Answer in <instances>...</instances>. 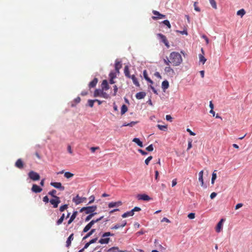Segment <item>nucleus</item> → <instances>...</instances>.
<instances>
[{"mask_svg": "<svg viewBox=\"0 0 252 252\" xmlns=\"http://www.w3.org/2000/svg\"><path fill=\"white\" fill-rule=\"evenodd\" d=\"M164 63L169 65L170 64L173 66H179L183 62V59L181 54L177 52H172L170 54L169 58H166L163 60Z\"/></svg>", "mask_w": 252, "mask_h": 252, "instance_id": "1", "label": "nucleus"}, {"mask_svg": "<svg viewBox=\"0 0 252 252\" xmlns=\"http://www.w3.org/2000/svg\"><path fill=\"white\" fill-rule=\"evenodd\" d=\"M104 91L101 89H96L94 92V97L100 96L105 99L109 98L110 97L109 94Z\"/></svg>", "mask_w": 252, "mask_h": 252, "instance_id": "2", "label": "nucleus"}, {"mask_svg": "<svg viewBox=\"0 0 252 252\" xmlns=\"http://www.w3.org/2000/svg\"><path fill=\"white\" fill-rule=\"evenodd\" d=\"M96 206L84 207L80 209V212H85L86 214H94L93 213L96 210ZM94 214H95L96 213Z\"/></svg>", "mask_w": 252, "mask_h": 252, "instance_id": "3", "label": "nucleus"}, {"mask_svg": "<svg viewBox=\"0 0 252 252\" xmlns=\"http://www.w3.org/2000/svg\"><path fill=\"white\" fill-rule=\"evenodd\" d=\"M103 218V217H101L95 220H92L83 229V233H86L88 232L91 228L92 227V226L96 222L99 221V220H101Z\"/></svg>", "mask_w": 252, "mask_h": 252, "instance_id": "4", "label": "nucleus"}, {"mask_svg": "<svg viewBox=\"0 0 252 252\" xmlns=\"http://www.w3.org/2000/svg\"><path fill=\"white\" fill-rule=\"evenodd\" d=\"M28 176L31 180L34 181H38L40 179V176L39 174L33 171H31L29 173Z\"/></svg>", "mask_w": 252, "mask_h": 252, "instance_id": "5", "label": "nucleus"}, {"mask_svg": "<svg viewBox=\"0 0 252 252\" xmlns=\"http://www.w3.org/2000/svg\"><path fill=\"white\" fill-rule=\"evenodd\" d=\"M153 13L156 16H152V19L154 20L165 18L166 16L165 15L160 13L158 11L156 10H153Z\"/></svg>", "mask_w": 252, "mask_h": 252, "instance_id": "6", "label": "nucleus"}, {"mask_svg": "<svg viewBox=\"0 0 252 252\" xmlns=\"http://www.w3.org/2000/svg\"><path fill=\"white\" fill-rule=\"evenodd\" d=\"M50 202L54 208H56L58 207L59 204L61 202L60 198L59 197H56V198H54V199H50Z\"/></svg>", "mask_w": 252, "mask_h": 252, "instance_id": "7", "label": "nucleus"}, {"mask_svg": "<svg viewBox=\"0 0 252 252\" xmlns=\"http://www.w3.org/2000/svg\"><path fill=\"white\" fill-rule=\"evenodd\" d=\"M86 199V197H81L79 196L78 195H76V197H74L72 199L73 202H74L76 205L80 204L81 203L84 202Z\"/></svg>", "mask_w": 252, "mask_h": 252, "instance_id": "8", "label": "nucleus"}, {"mask_svg": "<svg viewBox=\"0 0 252 252\" xmlns=\"http://www.w3.org/2000/svg\"><path fill=\"white\" fill-rule=\"evenodd\" d=\"M158 36L160 38L161 41L165 44V45L167 48H169L170 46L166 36L161 33H158Z\"/></svg>", "mask_w": 252, "mask_h": 252, "instance_id": "9", "label": "nucleus"}, {"mask_svg": "<svg viewBox=\"0 0 252 252\" xmlns=\"http://www.w3.org/2000/svg\"><path fill=\"white\" fill-rule=\"evenodd\" d=\"M50 185L56 189H60L61 190L64 189V187L60 182H51Z\"/></svg>", "mask_w": 252, "mask_h": 252, "instance_id": "10", "label": "nucleus"}, {"mask_svg": "<svg viewBox=\"0 0 252 252\" xmlns=\"http://www.w3.org/2000/svg\"><path fill=\"white\" fill-rule=\"evenodd\" d=\"M224 221V219H221L220 221L218 223L216 227V231L218 233L220 232L222 230L223 222Z\"/></svg>", "mask_w": 252, "mask_h": 252, "instance_id": "11", "label": "nucleus"}, {"mask_svg": "<svg viewBox=\"0 0 252 252\" xmlns=\"http://www.w3.org/2000/svg\"><path fill=\"white\" fill-rule=\"evenodd\" d=\"M164 71L168 74L170 75H174L175 74V71L173 70V68H172L170 65H167V66H166L164 68Z\"/></svg>", "mask_w": 252, "mask_h": 252, "instance_id": "12", "label": "nucleus"}, {"mask_svg": "<svg viewBox=\"0 0 252 252\" xmlns=\"http://www.w3.org/2000/svg\"><path fill=\"white\" fill-rule=\"evenodd\" d=\"M32 191L34 193H39L42 191V189L36 184H33L32 186Z\"/></svg>", "mask_w": 252, "mask_h": 252, "instance_id": "13", "label": "nucleus"}, {"mask_svg": "<svg viewBox=\"0 0 252 252\" xmlns=\"http://www.w3.org/2000/svg\"><path fill=\"white\" fill-rule=\"evenodd\" d=\"M101 90L107 91L109 89V86L106 80H104L101 85Z\"/></svg>", "mask_w": 252, "mask_h": 252, "instance_id": "14", "label": "nucleus"}, {"mask_svg": "<svg viewBox=\"0 0 252 252\" xmlns=\"http://www.w3.org/2000/svg\"><path fill=\"white\" fill-rule=\"evenodd\" d=\"M122 205V202L121 201L117 202H112L108 204V207L111 208L114 207H118Z\"/></svg>", "mask_w": 252, "mask_h": 252, "instance_id": "15", "label": "nucleus"}, {"mask_svg": "<svg viewBox=\"0 0 252 252\" xmlns=\"http://www.w3.org/2000/svg\"><path fill=\"white\" fill-rule=\"evenodd\" d=\"M126 224V220L123 221L121 224H116L114 226L111 227L112 229H117L120 228V227H124Z\"/></svg>", "mask_w": 252, "mask_h": 252, "instance_id": "16", "label": "nucleus"}, {"mask_svg": "<svg viewBox=\"0 0 252 252\" xmlns=\"http://www.w3.org/2000/svg\"><path fill=\"white\" fill-rule=\"evenodd\" d=\"M110 240V238L107 237H102L101 236V238L99 240L98 242L101 244H107L109 243Z\"/></svg>", "mask_w": 252, "mask_h": 252, "instance_id": "17", "label": "nucleus"}, {"mask_svg": "<svg viewBox=\"0 0 252 252\" xmlns=\"http://www.w3.org/2000/svg\"><path fill=\"white\" fill-rule=\"evenodd\" d=\"M15 166L19 169L23 168L24 164L21 159H18L15 162Z\"/></svg>", "mask_w": 252, "mask_h": 252, "instance_id": "18", "label": "nucleus"}, {"mask_svg": "<svg viewBox=\"0 0 252 252\" xmlns=\"http://www.w3.org/2000/svg\"><path fill=\"white\" fill-rule=\"evenodd\" d=\"M78 212L77 211H74L72 215L71 216L70 219L68 220L67 224H70L72 222V221L74 220L77 215Z\"/></svg>", "mask_w": 252, "mask_h": 252, "instance_id": "19", "label": "nucleus"}, {"mask_svg": "<svg viewBox=\"0 0 252 252\" xmlns=\"http://www.w3.org/2000/svg\"><path fill=\"white\" fill-rule=\"evenodd\" d=\"M73 233H72L67 238V241L66 242V246L67 247H69L71 245V241L73 239Z\"/></svg>", "mask_w": 252, "mask_h": 252, "instance_id": "20", "label": "nucleus"}, {"mask_svg": "<svg viewBox=\"0 0 252 252\" xmlns=\"http://www.w3.org/2000/svg\"><path fill=\"white\" fill-rule=\"evenodd\" d=\"M98 82V79L96 78H94L89 84L90 88H94L95 87Z\"/></svg>", "mask_w": 252, "mask_h": 252, "instance_id": "21", "label": "nucleus"}, {"mask_svg": "<svg viewBox=\"0 0 252 252\" xmlns=\"http://www.w3.org/2000/svg\"><path fill=\"white\" fill-rule=\"evenodd\" d=\"M146 96V93L143 92H139L136 94L135 97L138 99H141Z\"/></svg>", "mask_w": 252, "mask_h": 252, "instance_id": "22", "label": "nucleus"}, {"mask_svg": "<svg viewBox=\"0 0 252 252\" xmlns=\"http://www.w3.org/2000/svg\"><path fill=\"white\" fill-rule=\"evenodd\" d=\"M138 198L139 199L145 201H148L150 199V197L148 195L145 194L139 195Z\"/></svg>", "mask_w": 252, "mask_h": 252, "instance_id": "23", "label": "nucleus"}, {"mask_svg": "<svg viewBox=\"0 0 252 252\" xmlns=\"http://www.w3.org/2000/svg\"><path fill=\"white\" fill-rule=\"evenodd\" d=\"M121 67L122 64L121 63V62L116 61L115 64V68L118 73H119V70Z\"/></svg>", "mask_w": 252, "mask_h": 252, "instance_id": "24", "label": "nucleus"}, {"mask_svg": "<svg viewBox=\"0 0 252 252\" xmlns=\"http://www.w3.org/2000/svg\"><path fill=\"white\" fill-rule=\"evenodd\" d=\"M199 178L198 180L201 183V186H203L204 185V182H203V171L201 170L199 172Z\"/></svg>", "mask_w": 252, "mask_h": 252, "instance_id": "25", "label": "nucleus"}, {"mask_svg": "<svg viewBox=\"0 0 252 252\" xmlns=\"http://www.w3.org/2000/svg\"><path fill=\"white\" fill-rule=\"evenodd\" d=\"M132 81H133V84L136 86L137 87H139L140 86V84L137 80V79L136 78L135 76L134 75H132L130 76V78Z\"/></svg>", "mask_w": 252, "mask_h": 252, "instance_id": "26", "label": "nucleus"}, {"mask_svg": "<svg viewBox=\"0 0 252 252\" xmlns=\"http://www.w3.org/2000/svg\"><path fill=\"white\" fill-rule=\"evenodd\" d=\"M143 75L144 78L151 84L153 83V81L148 76L147 72L146 70H144L143 71Z\"/></svg>", "mask_w": 252, "mask_h": 252, "instance_id": "27", "label": "nucleus"}, {"mask_svg": "<svg viewBox=\"0 0 252 252\" xmlns=\"http://www.w3.org/2000/svg\"><path fill=\"white\" fill-rule=\"evenodd\" d=\"M124 73L125 74V76L126 77H127L128 78H130V76L131 75H130L129 71V68H128V66H127V65L125 66V68H124Z\"/></svg>", "mask_w": 252, "mask_h": 252, "instance_id": "28", "label": "nucleus"}, {"mask_svg": "<svg viewBox=\"0 0 252 252\" xmlns=\"http://www.w3.org/2000/svg\"><path fill=\"white\" fill-rule=\"evenodd\" d=\"M134 213L133 212L132 210H131L130 211L127 212L126 213H125L124 214L122 215V217L125 218L129 216H133L134 215Z\"/></svg>", "mask_w": 252, "mask_h": 252, "instance_id": "29", "label": "nucleus"}, {"mask_svg": "<svg viewBox=\"0 0 252 252\" xmlns=\"http://www.w3.org/2000/svg\"><path fill=\"white\" fill-rule=\"evenodd\" d=\"M132 141L136 143L139 147H143V143L138 138H134L133 139Z\"/></svg>", "mask_w": 252, "mask_h": 252, "instance_id": "30", "label": "nucleus"}, {"mask_svg": "<svg viewBox=\"0 0 252 252\" xmlns=\"http://www.w3.org/2000/svg\"><path fill=\"white\" fill-rule=\"evenodd\" d=\"M120 251L117 247H113L107 250V252H119ZM122 251H121V252Z\"/></svg>", "mask_w": 252, "mask_h": 252, "instance_id": "31", "label": "nucleus"}, {"mask_svg": "<svg viewBox=\"0 0 252 252\" xmlns=\"http://www.w3.org/2000/svg\"><path fill=\"white\" fill-rule=\"evenodd\" d=\"M162 88L163 90L167 89L169 87V83L167 80L163 81L162 82Z\"/></svg>", "mask_w": 252, "mask_h": 252, "instance_id": "32", "label": "nucleus"}, {"mask_svg": "<svg viewBox=\"0 0 252 252\" xmlns=\"http://www.w3.org/2000/svg\"><path fill=\"white\" fill-rule=\"evenodd\" d=\"M95 231V229H92L89 232H88L85 236H84L83 238V240H85L86 239L89 237L91 235H92L94 232Z\"/></svg>", "mask_w": 252, "mask_h": 252, "instance_id": "33", "label": "nucleus"}, {"mask_svg": "<svg viewBox=\"0 0 252 252\" xmlns=\"http://www.w3.org/2000/svg\"><path fill=\"white\" fill-rule=\"evenodd\" d=\"M65 215L63 214L61 218L57 221L56 223L58 225H60L64 220Z\"/></svg>", "mask_w": 252, "mask_h": 252, "instance_id": "34", "label": "nucleus"}, {"mask_svg": "<svg viewBox=\"0 0 252 252\" xmlns=\"http://www.w3.org/2000/svg\"><path fill=\"white\" fill-rule=\"evenodd\" d=\"M199 62L202 63L203 64L205 63L206 61V59L203 56V55L199 54Z\"/></svg>", "mask_w": 252, "mask_h": 252, "instance_id": "35", "label": "nucleus"}, {"mask_svg": "<svg viewBox=\"0 0 252 252\" xmlns=\"http://www.w3.org/2000/svg\"><path fill=\"white\" fill-rule=\"evenodd\" d=\"M127 111V106L125 104L123 105V106L121 107V114L122 115L124 114Z\"/></svg>", "mask_w": 252, "mask_h": 252, "instance_id": "36", "label": "nucleus"}, {"mask_svg": "<svg viewBox=\"0 0 252 252\" xmlns=\"http://www.w3.org/2000/svg\"><path fill=\"white\" fill-rule=\"evenodd\" d=\"M216 170H215L212 173V179H211L212 184H214L215 180L217 178V174H216Z\"/></svg>", "mask_w": 252, "mask_h": 252, "instance_id": "37", "label": "nucleus"}, {"mask_svg": "<svg viewBox=\"0 0 252 252\" xmlns=\"http://www.w3.org/2000/svg\"><path fill=\"white\" fill-rule=\"evenodd\" d=\"M212 7L215 9H217V5L215 0H209Z\"/></svg>", "mask_w": 252, "mask_h": 252, "instance_id": "38", "label": "nucleus"}, {"mask_svg": "<svg viewBox=\"0 0 252 252\" xmlns=\"http://www.w3.org/2000/svg\"><path fill=\"white\" fill-rule=\"evenodd\" d=\"M157 127L161 130L166 131L167 129V126H163L160 125H158Z\"/></svg>", "mask_w": 252, "mask_h": 252, "instance_id": "39", "label": "nucleus"}, {"mask_svg": "<svg viewBox=\"0 0 252 252\" xmlns=\"http://www.w3.org/2000/svg\"><path fill=\"white\" fill-rule=\"evenodd\" d=\"M245 13L246 12L244 9H241L237 12V14L238 15L241 16V17H243L245 14Z\"/></svg>", "mask_w": 252, "mask_h": 252, "instance_id": "40", "label": "nucleus"}, {"mask_svg": "<svg viewBox=\"0 0 252 252\" xmlns=\"http://www.w3.org/2000/svg\"><path fill=\"white\" fill-rule=\"evenodd\" d=\"M64 176L67 179H69L72 178L74 176V174L69 172H66L64 173Z\"/></svg>", "mask_w": 252, "mask_h": 252, "instance_id": "41", "label": "nucleus"}, {"mask_svg": "<svg viewBox=\"0 0 252 252\" xmlns=\"http://www.w3.org/2000/svg\"><path fill=\"white\" fill-rule=\"evenodd\" d=\"M56 193L57 191L55 189H53L48 192V194L50 195L54 198H56V197H58L56 195Z\"/></svg>", "mask_w": 252, "mask_h": 252, "instance_id": "42", "label": "nucleus"}, {"mask_svg": "<svg viewBox=\"0 0 252 252\" xmlns=\"http://www.w3.org/2000/svg\"><path fill=\"white\" fill-rule=\"evenodd\" d=\"M114 236V234L113 233H111V232H105L102 235V237H108V236Z\"/></svg>", "mask_w": 252, "mask_h": 252, "instance_id": "43", "label": "nucleus"}, {"mask_svg": "<svg viewBox=\"0 0 252 252\" xmlns=\"http://www.w3.org/2000/svg\"><path fill=\"white\" fill-rule=\"evenodd\" d=\"M68 208V205L67 204H64L63 205H62L60 207V211L61 212H63L65 210L67 209Z\"/></svg>", "mask_w": 252, "mask_h": 252, "instance_id": "44", "label": "nucleus"}, {"mask_svg": "<svg viewBox=\"0 0 252 252\" xmlns=\"http://www.w3.org/2000/svg\"><path fill=\"white\" fill-rule=\"evenodd\" d=\"M163 24H164L165 25H166L168 28H171V25L170 24V22L168 20H165L162 22Z\"/></svg>", "mask_w": 252, "mask_h": 252, "instance_id": "45", "label": "nucleus"}, {"mask_svg": "<svg viewBox=\"0 0 252 252\" xmlns=\"http://www.w3.org/2000/svg\"><path fill=\"white\" fill-rule=\"evenodd\" d=\"M153 157L152 156H149L145 160V163L146 165H148L150 161L152 159Z\"/></svg>", "mask_w": 252, "mask_h": 252, "instance_id": "46", "label": "nucleus"}, {"mask_svg": "<svg viewBox=\"0 0 252 252\" xmlns=\"http://www.w3.org/2000/svg\"><path fill=\"white\" fill-rule=\"evenodd\" d=\"M192 140L191 139H189L188 141V145L187 150H189L192 147Z\"/></svg>", "mask_w": 252, "mask_h": 252, "instance_id": "47", "label": "nucleus"}, {"mask_svg": "<svg viewBox=\"0 0 252 252\" xmlns=\"http://www.w3.org/2000/svg\"><path fill=\"white\" fill-rule=\"evenodd\" d=\"M176 32H178V33H180L182 34L188 35V32H187V31L186 30H184L183 31L177 30L176 31Z\"/></svg>", "mask_w": 252, "mask_h": 252, "instance_id": "48", "label": "nucleus"}, {"mask_svg": "<svg viewBox=\"0 0 252 252\" xmlns=\"http://www.w3.org/2000/svg\"><path fill=\"white\" fill-rule=\"evenodd\" d=\"M94 215H95V214H91L89 215H88L86 217V218L85 219V221H88L90 220Z\"/></svg>", "mask_w": 252, "mask_h": 252, "instance_id": "49", "label": "nucleus"}, {"mask_svg": "<svg viewBox=\"0 0 252 252\" xmlns=\"http://www.w3.org/2000/svg\"><path fill=\"white\" fill-rule=\"evenodd\" d=\"M146 150L149 152H152L154 150V148H153V145L152 144H151L150 145H149V146H148L146 148Z\"/></svg>", "mask_w": 252, "mask_h": 252, "instance_id": "50", "label": "nucleus"}, {"mask_svg": "<svg viewBox=\"0 0 252 252\" xmlns=\"http://www.w3.org/2000/svg\"><path fill=\"white\" fill-rule=\"evenodd\" d=\"M188 217L189 219H193L195 218V214L193 213H190L188 214Z\"/></svg>", "mask_w": 252, "mask_h": 252, "instance_id": "51", "label": "nucleus"}, {"mask_svg": "<svg viewBox=\"0 0 252 252\" xmlns=\"http://www.w3.org/2000/svg\"><path fill=\"white\" fill-rule=\"evenodd\" d=\"M110 78L114 79L116 77V74L115 72H111L109 74Z\"/></svg>", "mask_w": 252, "mask_h": 252, "instance_id": "52", "label": "nucleus"}, {"mask_svg": "<svg viewBox=\"0 0 252 252\" xmlns=\"http://www.w3.org/2000/svg\"><path fill=\"white\" fill-rule=\"evenodd\" d=\"M88 103L90 107H93L94 106V101H93L92 99H89L88 101Z\"/></svg>", "mask_w": 252, "mask_h": 252, "instance_id": "53", "label": "nucleus"}, {"mask_svg": "<svg viewBox=\"0 0 252 252\" xmlns=\"http://www.w3.org/2000/svg\"><path fill=\"white\" fill-rule=\"evenodd\" d=\"M118 87L116 85H115L114 86V94H113V95L114 96H115L117 94V93L118 92Z\"/></svg>", "mask_w": 252, "mask_h": 252, "instance_id": "54", "label": "nucleus"}, {"mask_svg": "<svg viewBox=\"0 0 252 252\" xmlns=\"http://www.w3.org/2000/svg\"><path fill=\"white\" fill-rule=\"evenodd\" d=\"M67 151H68V152L69 154H72L73 152H72V149H71V146H70V145H68V146H67Z\"/></svg>", "mask_w": 252, "mask_h": 252, "instance_id": "55", "label": "nucleus"}, {"mask_svg": "<svg viewBox=\"0 0 252 252\" xmlns=\"http://www.w3.org/2000/svg\"><path fill=\"white\" fill-rule=\"evenodd\" d=\"M166 120L167 121L172 122V118L170 115H167L166 116Z\"/></svg>", "mask_w": 252, "mask_h": 252, "instance_id": "56", "label": "nucleus"}, {"mask_svg": "<svg viewBox=\"0 0 252 252\" xmlns=\"http://www.w3.org/2000/svg\"><path fill=\"white\" fill-rule=\"evenodd\" d=\"M132 210L133 212L134 213V212H138L141 211V208L138 207H135Z\"/></svg>", "mask_w": 252, "mask_h": 252, "instance_id": "57", "label": "nucleus"}, {"mask_svg": "<svg viewBox=\"0 0 252 252\" xmlns=\"http://www.w3.org/2000/svg\"><path fill=\"white\" fill-rule=\"evenodd\" d=\"M99 147H91L90 148V150L92 153H94L95 150L99 149Z\"/></svg>", "mask_w": 252, "mask_h": 252, "instance_id": "58", "label": "nucleus"}, {"mask_svg": "<svg viewBox=\"0 0 252 252\" xmlns=\"http://www.w3.org/2000/svg\"><path fill=\"white\" fill-rule=\"evenodd\" d=\"M187 131L189 133L190 135L194 136L195 133L192 132L189 128H187Z\"/></svg>", "mask_w": 252, "mask_h": 252, "instance_id": "59", "label": "nucleus"}, {"mask_svg": "<svg viewBox=\"0 0 252 252\" xmlns=\"http://www.w3.org/2000/svg\"><path fill=\"white\" fill-rule=\"evenodd\" d=\"M138 151L141 153L142 155H147V153L141 149H139Z\"/></svg>", "mask_w": 252, "mask_h": 252, "instance_id": "60", "label": "nucleus"}, {"mask_svg": "<svg viewBox=\"0 0 252 252\" xmlns=\"http://www.w3.org/2000/svg\"><path fill=\"white\" fill-rule=\"evenodd\" d=\"M43 202H44L45 203H48L49 202V201L48 196H45L44 197H43Z\"/></svg>", "mask_w": 252, "mask_h": 252, "instance_id": "61", "label": "nucleus"}, {"mask_svg": "<svg viewBox=\"0 0 252 252\" xmlns=\"http://www.w3.org/2000/svg\"><path fill=\"white\" fill-rule=\"evenodd\" d=\"M242 203H238L235 206V209L237 210L243 206Z\"/></svg>", "mask_w": 252, "mask_h": 252, "instance_id": "62", "label": "nucleus"}, {"mask_svg": "<svg viewBox=\"0 0 252 252\" xmlns=\"http://www.w3.org/2000/svg\"><path fill=\"white\" fill-rule=\"evenodd\" d=\"M217 193L215 192H212L210 195V198L211 199L214 198L217 196Z\"/></svg>", "mask_w": 252, "mask_h": 252, "instance_id": "63", "label": "nucleus"}, {"mask_svg": "<svg viewBox=\"0 0 252 252\" xmlns=\"http://www.w3.org/2000/svg\"><path fill=\"white\" fill-rule=\"evenodd\" d=\"M154 75H155V76H156L157 77H158V78H160V79L161 78V76L160 73L158 72H156L155 73Z\"/></svg>", "mask_w": 252, "mask_h": 252, "instance_id": "64", "label": "nucleus"}]
</instances>
